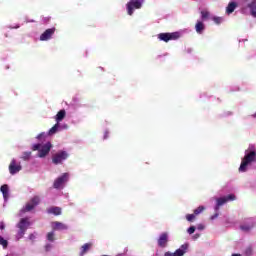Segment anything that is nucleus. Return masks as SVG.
Returning <instances> with one entry per match:
<instances>
[{"mask_svg": "<svg viewBox=\"0 0 256 256\" xmlns=\"http://www.w3.org/2000/svg\"><path fill=\"white\" fill-rule=\"evenodd\" d=\"M188 233L189 235H193V233H195V226H191L190 228H188Z\"/></svg>", "mask_w": 256, "mask_h": 256, "instance_id": "nucleus-31", "label": "nucleus"}, {"mask_svg": "<svg viewBox=\"0 0 256 256\" xmlns=\"http://www.w3.org/2000/svg\"><path fill=\"white\" fill-rule=\"evenodd\" d=\"M167 243H169V234L163 232L158 238V245L164 249L167 247Z\"/></svg>", "mask_w": 256, "mask_h": 256, "instance_id": "nucleus-11", "label": "nucleus"}, {"mask_svg": "<svg viewBox=\"0 0 256 256\" xmlns=\"http://www.w3.org/2000/svg\"><path fill=\"white\" fill-rule=\"evenodd\" d=\"M237 197L234 194H229L228 196H224L221 198L216 199V206L215 211H219L220 207H223L225 203H228V201H235Z\"/></svg>", "mask_w": 256, "mask_h": 256, "instance_id": "nucleus-6", "label": "nucleus"}, {"mask_svg": "<svg viewBox=\"0 0 256 256\" xmlns=\"http://www.w3.org/2000/svg\"><path fill=\"white\" fill-rule=\"evenodd\" d=\"M51 249V245H46V251H49Z\"/></svg>", "mask_w": 256, "mask_h": 256, "instance_id": "nucleus-38", "label": "nucleus"}, {"mask_svg": "<svg viewBox=\"0 0 256 256\" xmlns=\"http://www.w3.org/2000/svg\"><path fill=\"white\" fill-rule=\"evenodd\" d=\"M43 133L42 134H39L38 136H37V139H41V137H43Z\"/></svg>", "mask_w": 256, "mask_h": 256, "instance_id": "nucleus-39", "label": "nucleus"}, {"mask_svg": "<svg viewBox=\"0 0 256 256\" xmlns=\"http://www.w3.org/2000/svg\"><path fill=\"white\" fill-rule=\"evenodd\" d=\"M253 227H254L253 224H251V225H241V226H240V229H241L242 231H251V229H253Z\"/></svg>", "mask_w": 256, "mask_h": 256, "instance_id": "nucleus-26", "label": "nucleus"}, {"mask_svg": "<svg viewBox=\"0 0 256 256\" xmlns=\"http://www.w3.org/2000/svg\"><path fill=\"white\" fill-rule=\"evenodd\" d=\"M91 247H93L92 243H86L81 247V252L80 255H84L85 253H87V251H89V249H91Z\"/></svg>", "mask_w": 256, "mask_h": 256, "instance_id": "nucleus-21", "label": "nucleus"}, {"mask_svg": "<svg viewBox=\"0 0 256 256\" xmlns=\"http://www.w3.org/2000/svg\"><path fill=\"white\" fill-rule=\"evenodd\" d=\"M248 7L250 9V13H251L252 17H256V0H254L250 4H248Z\"/></svg>", "mask_w": 256, "mask_h": 256, "instance_id": "nucleus-19", "label": "nucleus"}, {"mask_svg": "<svg viewBox=\"0 0 256 256\" xmlns=\"http://www.w3.org/2000/svg\"><path fill=\"white\" fill-rule=\"evenodd\" d=\"M144 2L145 0H130L126 4L127 14L130 16L133 15L135 9H141L143 7Z\"/></svg>", "mask_w": 256, "mask_h": 256, "instance_id": "nucleus-4", "label": "nucleus"}, {"mask_svg": "<svg viewBox=\"0 0 256 256\" xmlns=\"http://www.w3.org/2000/svg\"><path fill=\"white\" fill-rule=\"evenodd\" d=\"M16 227L19 229L16 235V239L19 241L25 237V233H27V230L31 227V222L29 218H22Z\"/></svg>", "mask_w": 256, "mask_h": 256, "instance_id": "nucleus-2", "label": "nucleus"}, {"mask_svg": "<svg viewBox=\"0 0 256 256\" xmlns=\"http://www.w3.org/2000/svg\"><path fill=\"white\" fill-rule=\"evenodd\" d=\"M57 131H59V123L57 122L49 131H48V135H55V133H57Z\"/></svg>", "mask_w": 256, "mask_h": 256, "instance_id": "nucleus-22", "label": "nucleus"}, {"mask_svg": "<svg viewBox=\"0 0 256 256\" xmlns=\"http://www.w3.org/2000/svg\"><path fill=\"white\" fill-rule=\"evenodd\" d=\"M52 229L53 231H65L68 227L63 222L55 221L52 222Z\"/></svg>", "mask_w": 256, "mask_h": 256, "instance_id": "nucleus-13", "label": "nucleus"}, {"mask_svg": "<svg viewBox=\"0 0 256 256\" xmlns=\"http://www.w3.org/2000/svg\"><path fill=\"white\" fill-rule=\"evenodd\" d=\"M41 203V198L39 196H34L30 199V201L26 204L24 210L29 212L33 211L34 208L37 207Z\"/></svg>", "mask_w": 256, "mask_h": 256, "instance_id": "nucleus-9", "label": "nucleus"}, {"mask_svg": "<svg viewBox=\"0 0 256 256\" xmlns=\"http://www.w3.org/2000/svg\"><path fill=\"white\" fill-rule=\"evenodd\" d=\"M194 237H195V239H199L200 235L199 234H195Z\"/></svg>", "mask_w": 256, "mask_h": 256, "instance_id": "nucleus-40", "label": "nucleus"}, {"mask_svg": "<svg viewBox=\"0 0 256 256\" xmlns=\"http://www.w3.org/2000/svg\"><path fill=\"white\" fill-rule=\"evenodd\" d=\"M29 239H30V241H35V236H34V234H30V235H29Z\"/></svg>", "mask_w": 256, "mask_h": 256, "instance_id": "nucleus-36", "label": "nucleus"}, {"mask_svg": "<svg viewBox=\"0 0 256 256\" xmlns=\"http://www.w3.org/2000/svg\"><path fill=\"white\" fill-rule=\"evenodd\" d=\"M164 256H173V254L171 252H166Z\"/></svg>", "mask_w": 256, "mask_h": 256, "instance_id": "nucleus-37", "label": "nucleus"}, {"mask_svg": "<svg viewBox=\"0 0 256 256\" xmlns=\"http://www.w3.org/2000/svg\"><path fill=\"white\" fill-rule=\"evenodd\" d=\"M205 211V208L203 206H199L194 210V215H199L200 213H203Z\"/></svg>", "mask_w": 256, "mask_h": 256, "instance_id": "nucleus-28", "label": "nucleus"}, {"mask_svg": "<svg viewBox=\"0 0 256 256\" xmlns=\"http://www.w3.org/2000/svg\"><path fill=\"white\" fill-rule=\"evenodd\" d=\"M21 169H23V167L21 166V164H17V161L15 159H13L10 162L9 171H10L11 175H15V174L19 173V171H21Z\"/></svg>", "mask_w": 256, "mask_h": 256, "instance_id": "nucleus-10", "label": "nucleus"}, {"mask_svg": "<svg viewBox=\"0 0 256 256\" xmlns=\"http://www.w3.org/2000/svg\"><path fill=\"white\" fill-rule=\"evenodd\" d=\"M69 181V173H64L62 174L60 177H58L54 183H53V187L54 189H63V186L65 185V183H67Z\"/></svg>", "mask_w": 256, "mask_h": 256, "instance_id": "nucleus-8", "label": "nucleus"}, {"mask_svg": "<svg viewBox=\"0 0 256 256\" xmlns=\"http://www.w3.org/2000/svg\"><path fill=\"white\" fill-rule=\"evenodd\" d=\"M256 161V151L255 150H246L245 156L242 159V162L239 167L240 173H245L247 171V167Z\"/></svg>", "mask_w": 256, "mask_h": 256, "instance_id": "nucleus-1", "label": "nucleus"}, {"mask_svg": "<svg viewBox=\"0 0 256 256\" xmlns=\"http://www.w3.org/2000/svg\"><path fill=\"white\" fill-rule=\"evenodd\" d=\"M53 147V144L51 142H47L46 144H34L32 146L33 151H38V157L43 159V157H47L49 155V152L51 151Z\"/></svg>", "mask_w": 256, "mask_h": 256, "instance_id": "nucleus-3", "label": "nucleus"}, {"mask_svg": "<svg viewBox=\"0 0 256 256\" xmlns=\"http://www.w3.org/2000/svg\"><path fill=\"white\" fill-rule=\"evenodd\" d=\"M65 115H67V112L65 110H60L55 116V121L58 122V124L61 123V121L65 119Z\"/></svg>", "mask_w": 256, "mask_h": 256, "instance_id": "nucleus-16", "label": "nucleus"}, {"mask_svg": "<svg viewBox=\"0 0 256 256\" xmlns=\"http://www.w3.org/2000/svg\"><path fill=\"white\" fill-rule=\"evenodd\" d=\"M195 30H196V33H203V31H205V24H203V22L201 21H198L195 25Z\"/></svg>", "mask_w": 256, "mask_h": 256, "instance_id": "nucleus-18", "label": "nucleus"}, {"mask_svg": "<svg viewBox=\"0 0 256 256\" xmlns=\"http://www.w3.org/2000/svg\"><path fill=\"white\" fill-rule=\"evenodd\" d=\"M22 159L24 161H29V159H31V152H24L22 155Z\"/></svg>", "mask_w": 256, "mask_h": 256, "instance_id": "nucleus-27", "label": "nucleus"}, {"mask_svg": "<svg viewBox=\"0 0 256 256\" xmlns=\"http://www.w3.org/2000/svg\"><path fill=\"white\" fill-rule=\"evenodd\" d=\"M179 37H181V34L179 32L158 34V39L160 41H164V43H169V41H177Z\"/></svg>", "mask_w": 256, "mask_h": 256, "instance_id": "nucleus-5", "label": "nucleus"}, {"mask_svg": "<svg viewBox=\"0 0 256 256\" xmlns=\"http://www.w3.org/2000/svg\"><path fill=\"white\" fill-rule=\"evenodd\" d=\"M245 1H249V0H245Z\"/></svg>", "mask_w": 256, "mask_h": 256, "instance_id": "nucleus-41", "label": "nucleus"}, {"mask_svg": "<svg viewBox=\"0 0 256 256\" xmlns=\"http://www.w3.org/2000/svg\"><path fill=\"white\" fill-rule=\"evenodd\" d=\"M237 7H238L237 2H230L226 7V13L228 15H231V13H233L237 9Z\"/></svg>", "mask_w": 256, "mask_h": 256, "instance_id": "nucleus-15", "label": "nucleus"}, {"mask_svg": "<svg viewBox=\"0 0 256 256\" xmlns=\"http://www.w3.org/2000/svg\"><path fill=\"white\" fill-rule=\"evenodd\" d=\"M187 249H189V244H183L179 249L172 253V256H183L187 253Z\"/></svg>", "mask_w": 256, "mask_h": 256, "instance_id": "nucleus-14", "label": "nucleus"}, {"mask_svg": "<svg viewBox=\"0 0 256 256\" xmlns=\"http://www.w3.org/2000/svg\"><path fill=\"white\" fill-rule=\"evenodd\" d=\"M48 213L52 214V215H61V207H51L48 209Z\"/></svg>", "mask_w": 256, "mask_h": 256, "instance_id": "nucleus-20", "label": "nucleus"}, {"mask_svg": "<svg viewBox=\"0 0 256 256\" xmlns=\"http://www.w3.org/2000/svg\"><path fill=\"white\" fill-rule=\"evenodd\" d=\"M55 35V28H49L40 36V41H49Z\"/></svg>", "mask_w": 256, "mask_h": 256, "instance_id": "nucleus-12", "label": "nucleus"}, {"mask_svg": "<svg viewBox=\"0 0 256 256\" xmlns=\"http://www.w3.org/2000/svg\"><path fill=\"white\" fill-rule=\"evenodd\" d=\"M186 219H187V221H189L190 223H191L192 221H195V214H188V215H186Z\"/></svg>", "mask_w": 256, "mask_h": 256, "instance_id": "nucleus-29", "label": "nucleus"}, {"mask_svg": "<svg viewBox=\"0 0 256 256\" xmlns=\"http://www.w3.org/2000/svg\"><path fill=\"white\" fill-rule=\"evenodd\" d=\"M217 217H219L218 211H216V213H215L214 215H212V216L210 217V219H211V221H213L214 219H217Z\"/></svg>", "mask_w": 256, "mask_h": 256, "instance_id": "nucleus-32", "label": "nucleus"}, {"mask_svg": "<svg viewBox=\"0 0 256 256\" xmlns=\"http://www.w3.org/2000/svg\"><path fill=\"white\" fill-rule=\"evenodd\" d=\"M0 229H1V231H3V229H5V223L4 222H0Z\"/></svg>", "mask_w": 256, "mask_h": 256, "instance_id": "nucleus-34", "label": "nucleus"}, {"mask_svg": "<svg viewBox=\"0 0 256 256\" xmlns=\"http://www.w3.org/2000/svg\"><path fill=\"white\" fill-rule=\"evenodd\" d=\"M0 191L3 194L4 199L9 197V186L7 184L2 185Z\"/></svg>", "mask_w": 256, "mask_h": 256, "instance_id": "nucleus-17", "label": "nucleus"}, {"mask_svg": "<svg viewBox=\"0 0 256 256\" xmlns=\"http://www.w3.org/2000/svg\"><path fill=\"white\" fill-rule=\"evenodd\" d=\"M211 14L209 13V11H207V10H202L201 11V19H202V21H207V19H209V16H210Z\"/></svg>", "mask_w": 256, "mask_h": 256, "instance_id": "nucleus-23", "label": "nucleus"}, {"mask_svg": "<svg viewBox=\"0 0 256 256\" xmlns=\"http://www.w3.org/2000/svg\"><path fill=\"white\" fill-rule=\"evenodd\" d=\"M0 245H2L3 249H7L9 246V242L5 240L2 236H0Z\"/></svg>", "mask_w": 256, "mask_h": 256, "instance_id": "nucleus-24", "label": "nucleus"}, {"mask_svg": "<svg viewBox=\"0 0 256 256\" xmlns=\"http://www.w3.org/2000/svg\"><path fill=\"white\" fill-rule=\"evenodd\" d=\"M68 158L69 153H67V151H59L52 156V163H54V165H59Z\"/></svg>", "mask_w": 256, "mask_h": 256, "instance_id": "nucleus-7", "label": "nucleus"}, {"mask_svg": "<svg viewBox=\"0 0 256 256\" xmlns=\"http://www.w3.org/2000/svg\"><path fill=\"white\" fill-rule=\"evenodd\" d=\"M198 229H199V231H203V229H205V226H203V224H199Z\"/></svg>", "mask_w": 256, "mask_h": 256, "instance_id": "nucleus-35", "label": "nucleus"}, {"mask_svg": "<svg viewBox=\"0 0 256 256\" xmlns=\"http://www.w3.org/2000/svg\"><path fill=\"white\" fill-rule=\"evenodd\" d=\"M109 138V131H105L104 132V139H108Z\"/></svg>", "mask_w": 256, "mask_h": 256, "instance_id": "nucleus-33", "label": "nucleus"}, {"mask_svg": "<svg viewBox=\"0 0 256 256\" xmlns=\"http://www.w3.org/2000/svg\"><path fill=\"white\" fill-rule=\"evenodd\" d=\"M47 241H50V242H53V241H55V232H48V234H47Z\"/></svg>", "mask_w": 256, "mask_h": 256, "instance_id": "nucleus-25", "label": "nucleus"}, {"mask_svg": "<svg viewBox=\"0 0 256 256\" xmlns=\"http://www.w3.org/2000/svg\"><path fill=\"white\" fill-rule=\"evenodd\" d=\"M213 21L216 25H221V21H223V19L221 17H213Z\"/></svg>", "mask_w": 256, "mask_h": 256, "instance_id": "nucleus-30", "label": "nucleus"}]
</instances>
